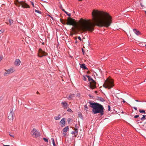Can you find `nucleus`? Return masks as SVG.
I'll use <instances>...</instances> for the list:
<instances>
[{
	"label": "nucleus",
	"mask_w": 146,
	"mask_h": 146,
	"mask_svg": "<svg viewBox=\"0 0 146 146\" xmlns=\"http://www.w3.org/2000/svg\"><path fill=\"white\" fill-rule=\"evenodd\" d=\"M9 21L10 25H11L13 23V21L12 19H9Z\"/></svg>",
	"instance_id": "412c9836"
},
{
	"label": "nucleus",
	"mask_w": 146,
	"mask_h": 146,
	"mask_svg": "<svg viewBox=\"0 0 146 146\" xmlns=\"http://www.w3.org/2000/svg\"><path fill=\"white\" fill-rule=\"evenodd\" d=\"M62 10L63 11H64L65 12V10H64V9H62Z\"/></svg>",
	"instance_id": "49530a36"
},
{
	"label": "nucleus",
	"mask_w": 146,
	"mask_h": 146,
	"mask_svg": "<svg viewBox=\"0 0 146 146\" xmlns=\"http://www.w3.org/2000/svg\"><path fill=\"white\" fill-rule=\"evenodd\" d=\"M145 117V115H143V117L141 118V119L142 120H143L145 119H146Z\"/></svg>",
	"instance_id": "4be33fe9"
},
{
	"label": "nucleus",
	"mask_w": 146,
	"mask_h": 146,
	"mask_svg": "<svg viewBox=\"0 0 146 146\" xmlns=\"http://www.w3.org/2000/svg\"><path fill=\"white\" fill-rule=\"evenodd\" d=\"M78 116H79V117H80V116L81 115H82V114H78Z\"/></svg>",
	"instance_id": "79ce46f5"
},
{
	"label": "nucleus",
	"mask_w": 146,
	"mask_h": 146,
	"mask_svg": "<svg viewBox=\"0 0 146 146\" xmlns=\"http://www.w3.org/2000/svg\"><path fill=\"white\" fill-rule=\"evenodd\" d=\"M31 4L33 5V7H34V5L33 3V2H31Z\"/></svg>",
	"instance_id": "4c0bfd02"
},
{
	"label": "nucleus",
	"mask_w": 146,
	"mask_h": 146,
	"mask_svg": "<svg viewBox=\"0 0 146 146\" xmlns=\"http://www.w3.org/2000/svg\"><path fill=\"white\" fill-rule=\"evenodd\" d=\"M61 104L64 109H66L69 106L68 104L66 102H62Z\"/></svg>",
	"instance_id": "9d476101"
},
{
	"label": "nucleus",
	"mask_w": 146,
	"mask_h": 146,
	"mask_svg": "<svg viewBox=\"0 0 146 146\" xmlns=\"http://www.w3.org/2000/svg\"><path fill=\"white\" fill-rule=\"evenodd\" d=\"M90 106L92 108V111L93 114H95L100 113L101 115L104 114L103 110L104 108L102 105L97 103H93L89 102Z\"/></svg>",
	"instance_id": "f03ea898"
},
{
	"label": "nucleus",
	"mask_w": 146,
	"mask_h": 146,
	"mask_svg": "<svg viewBox=\"0 0 146 146\" xmlns=\"http://www.w3.org/2000/svg\"><path fill=\"white\" fill-rule=\"evenodd\" d=\"M51 140L52 141V142L53 145L54 146H56V145L55 143V141H54V139L53 138H52L51 139Z\"/></svg>",
	"instance_id": "aec40b11"
},
{
	"label": "nucleus",
	"mask_w": 146,
	"mask_h": 146,
	"mask_svg": "<svg viewBox=\"0 0 146 146\" xmlns=\"http://www.w3.org/2000/svg\"><path fill=\"white\" fill-rule=\"evenodd\" d=\"M82 0H79L78 1H81Z\"/></svg>",
	"instance_id": "09e8293b"
},
{
	"label": "nucleus",
	"mask_w": 146,
	"mask_h": 146,
	"mask_svg": "<svg viewBox=\"0 0 146 146\" xmlns=\"http://www.w3.org/2000/svg\"><path fill=\"white\" fill-rule=\"evenodd\" d=\"M4 30H0V34L4 32Z\"/></svg>",
	"instance_id": "473e14b6"
},
{
	"label": "nucleus",
	"mask_w": 146,
	"mask_h": 146,
	"mask_svg": "<svg viewBox=\"0 0 146 146\" xmlns=\"http://www.w3.org/2000/svg\"><path fill=\"white\" fill-rule=\"evenodd\" d=\"M3 58V56H0V62L2 60Z\"/></svg>",
	"instance_id": "7c9ffc66"
},
{
	"label": "nucleus",
	"mask_w": 146,
	"mask_h": 146,
	"mask_svg": "<svg viewBox=\"0 0 146 146\" xmlns=\"http://www.w3.org/2000/svg\"><path fill=\"white\" fill-rule=\"evenodd\" d=\"M65 13H66L69 17H70L71 16V14L68 13L67 12H66V11H65Z\"/></svg>",
	"instance_id": "5701e85b"
},
{
	"label": "nucleus",
	"mask_w": 146,
	"mask_h": 146,
	"mask_svg": "<svg viewBox=\"0 0 146 146\" xmlns=\"http://www.w3.org/2000/svg\"><path fill=\"white\" fill-rule=\"evenodd\" d=\"M113 83V82L112 80L107 78L103 84V86L105 88H107L109 89L114 86Z\"/></svg>",
	"instance_id": "7ed1b4c3"
},
{
	"label": "nucleus",
	"mask_w": 146,
	"mask_h": 146,
	"mask_svg": "<svg viewBox=\"0 0 146 146\" xmlns=\"http://www.w3.org/2000/svg\"><path fill=\"white\" fill-rule=\"evenodd\" d=\"M90 87L92 89H93L95 88L96 87V82L95 81L92 79L91 81V82H90Z\"/></svg>",
	"instance_id": "6e6552de"
},
{
	"label": "nucleus",
	"mask_w": 146,
	"mask_h": 146,
	"mask_svg": "<svg viewBox=\"0 0 146 146\" xmlns=\"http://www.w3.org/2000/svg\"><path fill=\"white\" fill-rule=\"evenodd\" d=\"M92 14L94 23H92L90 19L81 18L78 21V26H77L74 19L69 17L66 24L72 25L77 29L83 32L87 31L92 32L96 25L99 27H108L112 23V17L107 12L94 9Z\"/></svg>",
	"instance_id": "f257e3e1"
},
{
	"label": "nucleus",
	"mask_w": 146,
	"mask_h": 146,
	"mask_svg": "<svg viewBox=\"0 0 146 146\" xmlns=\"http://www.w3.org/2000/svg\"><path fill=\"white\" fill-rule=\"evenodd\" d=\"M139 112L140 113H145V111L144 110H139Z\"/></svg>",
	"instance_id": "393cba45"
},
{
	"label": "nucleus",
	"mask_w": 146,
	"mask_h": 146,
	"mask_svg": "<svg viewBox=\"0 0 146 146\" xmlns=\"http://www.w3.org/2000/svg\"><path fill=\"white\" fill-rule=\"evenodd\" d=\"M9 135H10L11 137H14V136H13V135H11V134H10V133H9Z\"/></svg>",
	"instance_id": "58836bf2"
},
{
	"label": "nucleus",
	"mask_w": 146,
	"mask_h": 146,
	"mask_svg": "<svg viewBox=\"0 0 146 146\" xmlns=\"http://www.w3.org/2000/svg\"><path fill=\"white\" fill-rule=\"evenodd\" d=\"M108 110L110 111V106L108 105Z\"/></svg>",
	"instance_id": "2f4dec72"
},
{
	"label": "nucleus",
	"mask_w": 146,
	"mask_h": 146,
	"mask_svg": "<svg viewBox=\"0 0 146 146\" xmlns=\"http://www.w3.org/2000/svg\"><path fill=\"white\" fill-rule=\"evenodd\" d=\"M99 99L102 102H104V100L101 97H99Z\"/></svg>",
	"instance_id": "b1692460"
},
{
	"label": "nucleus",
	"mask_w": 146,
	"mask_h": 146,
	"mask_svg": "<svg viewBox=\"0 0 146 146\" xmlns=\"http://www.w3.org/2000/svg\"><path fill=\"white\" fill-rule=\"evenodd\" d=\"M17 6H21L22 7L24 8H29V6L25 2L23 1H20L18 2V4L17 5Z\"/></svg>",
	"instance_id": "39448f33"
},
{
	"label": "nucleus",
	"mask_w": 146,
	"mask_h": 146,
	"mask_svg": "<svg viewBox=\"0 0 146 146\" xmlns=\"http://www.w3.org/2000/svg\"><path fill=\"white\" fill-rule=\"evenodd\" d=\"M63 134H64L65 135V134H64V133H63Z\"/></svg>",
	"instance_id": "8fccbe9b"
},
{
	"label": "nucleus",
	"mask_w": 146,
	"mask_h": 146,
	"mask_svg": "<svg viewBox=\"0 0 146 146\" xmlns=\"http://www.w3.org/2000/svg\"><path fill=\"white\" fill-rule=\"evenodd\" d=\"M69 130V127L68 126H66L64 128L63 131L64 133L66 132Z\"/></svg>",
	"instance_id": "dca6fc26"
},
{
	"label": "nucleus",
	"mask_w": 146,
	"mask_h": 146,
	"mask_svg": "<svg viewBox=\"0 0 146 146\" xmlns=\"http://www.w3.org/2000/svg\"><path fill=\"white\" fill-rule=\"evenodd\" d=\"M95 92V93H97V91H95V92Z\"/></svg>",
	"instance_id": "a18cd8bd"
},
{
	"label": "nucleus",
	"mask_w": 146,
	"mask_h": 146,
	"mask_svg": "<svg viewBox=\"0 0 146 146\" xmlns=\"http://www.w3.org/2000/svg\"><path fill=\"white\" fill-rule=\"evenodd\" d=\"M43 140L45 142H48V139H46V138H43Z\"/></svg>",
	"instance_id": "cd10ccee"
},
{
	"label": "nucleus",
	"mask_w": 146,
	"mask_h": 146,
	"mask_svg": "<svg viewBox=\"0 0 146 146\" xmlns=\"http://www.w3.org/2000/svg\"><path fill=\"white\" fill-rule=\"evenodd\" d=\"M3 146H10L9 145H3Z\"/></svg>",
	"instance_id": "ea45409f"
},
{
	"label": "nucleus",
	"mask_w": 146,
	"mask_h": 146,
	"mask_svg": "<svg viewBox=\"0 0 146 146\" xmlns=\"http://www.w3.org/2000/svg\"><path fill=\"white\" fill-rule=\"evenodd\" d=\"M76 133L75 132V130H74V131H72V133H71L72 134H74L75 133Z\"/></svg>",
	"instance_id": "c756f323"
},
{
	"label": "nucleus",
	"mask_w": 146,
	"mask_h": 146,
	"mask_svg": "<svg viewBox=\"0 0 146 146\" xmlns=\"http://www.w3.org/2000/svg\"><path fill=\"white\" fill-rule=\"evenodd\" d=\"M125 101L124 100H123V102L124 103L125 102Z\"/></svg>",
	"instance_id": "c03bdc74"
},
{
	"label": "nucleus",
	"mask_w": 146,
	"mask_h": 146,
	"mask_svg": "<svg viewBox=\"0 0 146 146\" xmlns=\"http://www.w3.org/2000/svg\"><path fill=\"white\" fill-rule=\"evenodd\" d=\"M78 127L77 125V124H76L75 126V129L74 130H75V132L76 133H78Z\"/></svg>",
	"instance_id": "a211bd4d"
},
{
	"label": "nucleus",
	"mask_w": 146,
	"mask_h": 146,
	"mask_svg": "<svg viewBox=\"0 0 146 146\" xmlns=\"http://www.w3.org/2000/svg\"><path fill=\"white\" fill-rule=\"evenodd\" d=\"M78 38L79 40H80V41H81L82 39L80 36H78Z\"/></svg>",
	"instance_id": "72a5a7b5"
},
{
	"label": "nucleus",
	"mask_w": 146,
	"mask_h": 146,
	"mask_svg": "<svg viewBox=\"0 0 146 146\" xmlns=\"http://www.w3.org/2000/svg\"><path fill=\"white\" fill-rule=\"evenodd\" d=\"M133 31L134 33L137 36L141 34L140 32L136 29H133Z\"/></svg>",
	"instance_id": "ddd939ff"
},
{
	"label": "nucleus",
	"mask_w": 146,
	"mask_h": 146,
	"mask_svg": "<svg viewBox=\"0 0 146 146\" xmlns=\"http://www.w3.org/2000/svg\"><path fill=\"white\" fill-rule=\"evenodd\" d=\"M145 46H146V44H145Z\"/></svg>",
	"instance_id": "603ef678"
},
{
	"label": "nucleus",
	"mask_w": 146,
	"mask_h": 146,
	"mask_svg": "<svg viewBox=\"0 0 146 146\" xmlns=\"http://www.w3.org/2000/svg\"><path fill=\"white\" fill-rule=\"evenodd\" d=\"M42 44H44V43H42Z\"/></svg>",
	"instance_id": "3c124183"
},
{
	"label": "nucleus",
	"mask_w": 146,
	"mask_h": 146,
	"mask_svg": "<svg viewBox=\"0 0 146 146\" xmlns=\"http://www.w3.org/2000/svg\"><path fill=\"white\" fill-rule=\"evenodd\" d=\"M39 54H38V56L40 57H42L43 56H45L47 55V54L42 50V49L40 48L38 50Z\"/></svg>",
	"instance_id": "423d86ee"
},
{
	"label": "nucleus",
	"mask_w": 146,
	"mask_h": 146,
	"mask_svg": "<svg viewBox=\"0 0 146 146\" xmlns=\"http://www.w3.org/2000/svg\"><path fill=\"white\" fill-rule=\"evenodd\" d=\"M86 76L88 78V80L90 82H91V81L93 79L91 77L89 76L86 75Z\"/></svg>",
	"instance_id": "6ab92c4d"
},
{
	"label": "nucleus",
	"mask_w": 146,
	"mask_h": 146,
	"mask_svg": "<svg viewBox=\"0 0 146 146\" xmlns=\"http://www.w3.org/2000/svg\"><path fill=\"white\" fill-rule=\"evenodd\" d=\"M35 12L36 13H41V12L40 11H38V10H35Z\"/></svg>",
	"instance_id": "bb28decb"
},
{
	"label": "nucleus",
	"mask_w": 146,
	"mask_h": 146,
	"mask_svg": "<svg viewBox=\"0 0 146 146\" xmlns=\"http://www.w3.org/2000/svg\"><path fill=\"white\" fill-rule=\"evenodd\" d=\"M60 124L61 126L62 127H64L65 125V119L64 118H62L60 122Z\"/></svg>",
	"instance_id": "9b49d317"
},
{
	"label": "nucleus",
	"mask_w": 146,
	"mask_h": 146,
	"mask_svg": "<svg viewBox=\"0 0 146 146\" xmlns=\"http://www.w3.org/2000/svg\"><path fill=\"white\" fill-rule=\"evenodd\" d=\"M67 111L69 112H72V111L70 108H69L68 109Z\"/></svg>",
	"instance_id": "c85d7f7f"
},
{
	"label": "nucleus",
	"mask_w": 146,
	"mask_h": 146,
	"mask_svg": "<svg viewBox=\"0 0 146 146\" xmlns=\"http://www.w3.org/2000/svg\"><path fill=\"white\" fill-rule=\"evenodd\" d=\"M72 31H74V28H72Z\"/></svg>",
	"instance_id": "de8ad7c7"
},
{
	"label": "nucleus",
	"mask_w": 146,
	"mask_h": 146,
	"mask_svg": "<svg viewBox=\"0 0 146 146\" xmlns=\"http://www.w3.org/2000/svg\"><path fill=\"white\" fill-rule=\"evenodd\" d=\"M60 115L59 114L57 116L55 117L54 118L55 120H57L60 119Z\"/></svg>",
	"instance_id": "f3484780"
},
{
	"label": "nucleus",
	"mask_w": 146,
	"mask_h": 146,
	"mask_svg": "<svg viewBox=\"0 0 146 146\" xmlns=\"http://www.w3.org/2000/svg\"><path fill=\"white\" fill-rule=\"evenodd\" d=\"M21 62L19 59H16L15 62L14 64L17 66H19Z\"/></svg>",
	"instance_id": "f8f14e48"
},
{
	"label": "nucleus",
	"mask_w": 146,
	"mask_h": 146,
	"mask_svg": "<svg viewBox=\"0 0 146 146\" xmlns=\"http://www.w3.org/2000/svg\"><path fill=\"white\" fill-rule=\"evenodd\" d=\"M84 109L85 110H87L88 109V107L86 105L84 106Z\"/></svg>",
	"instance_id": "a878e982"
},
{
	"label": "nucleus",
	"mask_w": 146,
	"mask_h": 146,
	"mask_svg": "<svg viewBox=\"0 0 146 146\" xmlns=\"http://www.w3.org/2000/svg\"><path fill=\"white\" fill-rule=\"evenodd\" d=\"M74 97V94H70L69 95L68 97L67 98V99L68 100H71L72 99V98Z\"/></svg>",
	"instance_id": "4468645a"
},
{
	"label": "nucleus",
	"mask_w": 146,
	"mask_h": 146,
	"mask_svg": "<svg viewBox=\"0 0 146 146\" xmlns=\"http://www.w3.org/2000/svg\"><path fill=\"white\" fill-rule=\"evenodd\" d=\"M135 101L137 102H140L139 101H138V100H135Z\"/></svg>",
	"instance_id": "37998d69"
},
{
	"label": "nucleus",
	"mask_w": 146,
	"mask_h": 146,
	"mask_svg": "<svg viewBox=\"0 0 146 146\" xmlns=\"http://www.w3.org/2000/svg\"><path fill=\"white\" fill-rule=\"evenodd\" d=\"M31 133L32 136L34 137H37L40 135V132L38 131L35 128L33 129Z\"/></svg>",
	"instance_id": "20e7f679"
},
{
	"label": "nucleus",
	"mask_w": 146,
	"mask_h": 146,
	"mask_svg": "<svg viewBox=\"0 0 146 146\" xmlns=\"http://www.w3.org/2000/svg\"><path fill=\"white\" fill-rule=\"evenodd\" d=\"M83 80L84 81H86V80H87V79H86V78L84 76Z\"/></svg>",
	"instance_id": "e433bc0d"
},
{
	"label": "nucleus",
	"mask_w": 146,
	"mask_h": 146,
	"mask_svg": "<svg viewBox=\"0 0 146 146\" xmlns=\"http://www.w3.org/2000/svg\"><path fill=\"white\" fill-rule=\"evenodd\" d=\"M80 67L82 68H83L84 69H87V68L86 67L85 65L84 64H80Z\"/></svg>",
	"instance_id": "2eb2a0df"
},
{
	"label": "nucleus",
	"mask_w": 146,
	"mask_h": 146,
	"mask_svg": "<svg viewBox=\"0 0 146 146\" xmlns=\"http://www.w3.org/2000/svg\"><path fill=\"white\" fill-rule=\"evenodd\" d=\"M15 70L12 68L8 69L4 73V75L5 76H7L8 74H10L14 72Z\"/></svg>",
	"instance_id": "0eeeda50"
},
{
	"label": "nucleus",
	"mask_w": 146,
	"mask_h": 146,
	"mask_svg": "<svg viewBox=\"0 0 146 146\" xmlns=\"http://www.w3.org/2000/svg\"><path fill=\"white\" fill-rule=\"evenodd\" d=\"M139 117V115H135L134 116V117L135 118H136L138 117Z\"/></svg>",
	"instance_id": "f704fd0d"
},
{
	"label": "nucleus",
	"mask_w": 146,
	"mask_h": 146,
	"mask_svg": "<svg viewBox=\"0 0 146 146\" xmlns=\"http://www.w3.org/2000/svg\"><path fill=\"white\" fill-rule=\"evenodd\" d=\"M133 108L135 110H137V108L136 107H133Z\"/></svg>",
	"instance_id": "c9c22d12"
},
{
	"label": "nucleus",
	"mask_w": 146,
	"mask_h": 146,
	"mask_svg": "<svg viewBox=\"0 0 146 146\" xmlns=\"http://www.w3.org/2000/svg\"><path fill=\"white\" fill-rule=\"evenodd\" d=\"M14 116V113L12 111L9 113L8 116V118L10 120H13Z\"/></svg>",
	"instance_id": "1a4fd4ad"
},
{
	"label": "nucleus",
	"mask_w": 146,
	"mask_h": 146,
	"mask_svg": "<svg viewBox=\"0 0 146 146\" xmlns=\"http://www.w3.org/2000/svg\"><path fill=\"white\" fill-rule=\"evenodd\" d=\"M141 5L142 7H143L144 6V5H143L141 3Z\"/></svg>",
	"instance_id": "a19ab883"
}]
</instances>
